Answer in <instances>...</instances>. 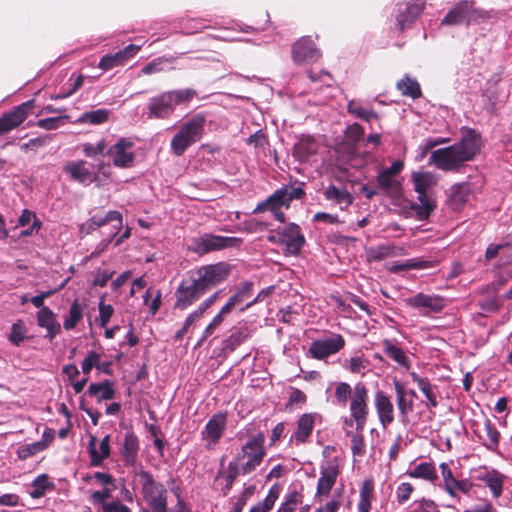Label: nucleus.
Listing matches in <instances>:
<instances>
[{
    "mask_svg": "<svg viewBox=\"0 0 512 512\" xmlns=\"http://www.w3.org/2000/svg\"><path fill=\"white\" fill-rule=\"evenodd\" d=\"M92 218V223L93 224H96V226L98 227H102V226H105L106 224H108L109 222H116L117 224L114 225V232H111L110 234V238L105 240V244L102 248L105 249L107 247V245L111 242V240L116 236V234L118 233V231L121 229L122 227V214L118 211H115V210H112V211H109L105 216H97V215H94Z\"/></svg>",
    "mask_w": 512,
    "mask_h": 512,
    "instance_id": "obj_35",
    "label": "nucleus"
},
{
    "mask_svg": "<svg viewBox=\"0 0 512 512\" xmlns=\"http://www.w3.org/2000/svg\"><path fill=\"white\" fill-rule=\"evenodd\" d=\"M347 111L365 122H371L372 120H378L379 115L371 109H366L355 101H350L347 105Z\"/></svg>",
    "mask_w": 512,
    "mask_h": 512,
    "instance_id": "obj_46",
    "label": "nucleus"
},
{
    "mask_svg": "<svg viewBox=\"0 0 512 512\" xmlns=\"http://www.w3.org/2000/svg\"><path fill=\"white\" fill-rule=\"evenodd\" d=\"M378 188L387 196L398 198L401 195V184L394 177L381 171L377 175Z\"/></svg>",
    "mask_w": 512,
    "mask_h": 512,
    "instance_id": "obj_36",
    "label": "nucleus"
},
{
    "mask_svg": "<svg viewBox=\"0 0 512 512\" xmlns=\"http://www.w3.org/2000/svg\"><path fill=\"white\" fill-rule=\"evenodd\" d=\"M374 406L382 428L386 429L394 421V406L390 397L382 390L376 391Z\"/></svg>",
    "mask_w": 512,
    "mask_h": 512,
    "instance_id": "obj_21",
    "label": "nucleus"
},
{
    "mask_svg": "<svg viewBox=\"0 0 512 512\" xmlns=\"http://www.w3.org/2000/svg\"><path fill=\"white\" fill-rule=\"evenodd\" d=\"M353 390L351 389V386L346 382H340L337 384L335 388V398L337 400V403L345 406L348 399L352 397Z\"/></svg>",
    "mask_w": 512,
    "mask_h": 512,
    "instance_id": "obj_56",
    "label": "nucleus"
},
{
    "mask_svg": "<svg viewBox=\"0 0 512 512\" xmlns=\"http://www.w3.org/2000/svg\"><path fill=\"white\" fill-rule=\"evenodd\" d=\"M37 324L41 328L46 329L47 333L44 337L49 340H53L61 331V325L49 307H42L37 312Z\"/></svg>",
    "mask_w": 512,
    "mask_h": 512,
    "instance_id": "obj_26",
    "label": "nucleus"
},
{
    "mask_svg": "<svg viewBox=\"0 0 512 512\" xmlns=\"http://www.w3.org/2000/svg\"><path fill=\"white\" fill-rule=\"evenodd\" d=\"M465 161L460 151L451 145L445 148L432 151L430 163L443 171H453L459 168Z\"/></svg>",
    "mask_w": 512,
    "mask_h": 512,
    "instance_id": "obj_10",
    "label": "nucleus"
},
{
    "mask_svg": "<svg viewBox=\"0 0 512 512\" xmlns=\"http://www.w3.org/2000/svg\"><path fill=\"white\" fill-rule=\"evenodd\" d=\"M278 243L285 246L286 255H297L305 244V238L300 227L290 223L283 228H278Z\"/></svg>",
    "mask_w": 512,
    "mask_h": 512,
    "instance_id": "obj_12",
    "label": "nucleus"
},
{
    "mask_svg": "<svg viewBox=\"0 0 512 512\" xmlns=\"http://www.w3.org/2000/svg\"><path fill=\"white\" fill-rule=\"evenodd\" d=\"M322 54L310 36H302L292 44L291 57L298 65L318 61Z\"/></svg>",
    "mask_w": 512,
    "mask_h": 512,
    "instance_id": "obj_9",
    "label": "nucleus"
},
{
    "mask_svg": "<svg viewBox=\"0 0 512 512\" xmlns=\"http://www.w3.org/2000/svg\"><path fill=\"white\" fill-rule=\"evenodd\" d=\"M438 264L437 259L413 258L404 262V268L429 269L436 267Z\"/></svg>",
    "mask_w": 512,
    "mask_h": 512,
    "instance_id": "obj_55",
    "label": "nucleus"
},
{
    "mask_svg": "<svg viewBox=\"0 0 512 512\" xmlns=\"http://www.w3.org/2000/svg\"><path fill=\"white\" fill-rule=\"evenodd\" d=\"M414 491V487L411 483L405 482L401 483L396 490V499L397 502L402 505L406 501L409 500L412 492Z\"/></svg>",
    "mask_w": 512,
    "mask_h": 512,
    "instance_id": "obj_62",
    "label": "nucleus"
},
{
    "mask_svg": "<svg viewBox=\"0 0 512 512\" xmlns=\"http://www.w3.org/2000/svg\"><path fill=\"white\" fill-rule=\"evenodd\" d=\"M248 472L242 470V465L234 459L228 464L227 471L225 473V481H229L234 484L235 480L239 475H247Z\"/></svg>",
    "mask_w": 512,
    "mask_h": 512,
    "instance_id": "obj_59",
    "label": "nucleus"
},
{
    "mask_svg": "<svg viewBox=\"0 0 512 512\" xmlns=\"http://www.w3.org/2000/svg\"><path fill=\"white\" fill-rule=\"evenodd\" d=\"M393 386L396 394V404L401 422L406 424L408 422L409 414L413 411L414 402L412 398H408L407 390L401 381L395 378L393 380Z\"/></svg>",
    "mask_w": 512,
    "mask_h": 512,
    "instance_id": "obj_24",
    "label": "nucleus"
},
{
    "mask_svg": "<svg viewBox=\"0 0 512 512\" xmlns=\"http://www.w3.org/2000/svg\"><path fill=\"white\" fill-rule=\"evenodd\" d=\"M478 306L480 307L481 310L488 313H492L498 311L501 308L502 304L496 296H492L480 300L478 302Z\"/></svg>",
    "mask_w": 512,
    "mask_h": 512,
    "instance_id": "obj_63",
    "label": "nucleus"
},
{
    "mask_svg": "<svg viewBox=\"0 0 512 512\" xmlns=\"http://www.w3.org/2000/svg\"><path fill=\"white\" fill-rule=\"evenodd\" d=\"M286 187L277 189L266 200L258 203L253 213L258 214L264 211H274L281 209V207L289 208V203L286 201Z\"/></svg>",
    "mask_w": 512,
    "mask_h": 512,
    "instance_id": "obj_31",
    "label": "nucleus"
},
{
    "mask_svg": "<svg viewBox=\"0 0 512 512\" xmlns=\"http://www.w3.org/2000/svg\"><path fill=\"white\" fill-rule=\"evenodd\" d=\"M113 488L112 486H104L102 490L94 491L90 496L91 502L94 505H101L103 508L106 504L110 503L108 500L112 497Z\"/></svg>",
    "mask_w": 512,
    "mask_h": 512,
    "instance_id": "obj_54",
    "label": "nucleus"
},
{
    "mask_svg": "<svg viewBox=\"0 0 512 512\" xmlns=\"http://www.w3.org/2000/svg\"><path fill=\"white\" fill-rule=\"evenodd\" d=\"M227 424L226 413H216L207 422L204 430L202 431L203 438L210 440L212 443H217L222 437Z\"/></svg>",
    "mask_w": 512,
    "mask_h": 512,
    "instance_id": "obj_25",
    "label": "nucleus"
},
{
    "mask_svg": "<svg viewBox=\"0 0 512 512\" xmlns=\"http://www.w3.org/2000/svg\"><path fill=\"white\" fill-rule=\"evenodd\" d=\"M477 479L489 488L493 498L497 499L502 495L506 476L498 470L485 468L479 473Z\"/></svg>",
    "mask_w": 512,
    "mask_h": 512,
    "instance_id": "obj_23",
    "label": "nucleus"
},
{
    "mask_svg": "<svg viewBox=\"0 0 512 512\" xmlns=\"http://www.w3.org/2000/svg\"><path fill=\"white\" fill-rule=\"evenodd\" d=\"M472 487L473 483L469 479L457 480L454 478L450 483H447L444 489L452 498H455L457 497V491L468 494Z\"/></svg>",
    "mask_w": 512,
    "mask_h": 512,
    "instance_id": "obj_49",
    "label": "nucleus"
},
{
    "mask_svg": "<svg viewBox=\"0 0 512 512\" xmlns=\"http://www.w3.org/2000/svg\"><path fill=\"white\" fill-rule=\"evenodd\" d=\"M27 329L22 320L15 322L8 335V340L15 346H19L25 339Z\"/></svg>",
    "mask_w": 512,
    "mask_h": 512,
    "instance_id": "obj_52",
    "label": "nucleus"
},
{
    "mask_svg": "<svg viewBox=\"0 0 512 512\" xmlns=\"http://www.w3.org/2000/svg\"><path fill=\"white\" fill-rule=\"evenodd\" d=\"M454 145L466 162L471 161L481 150V134L475 129L463 127L461 129V138Z\"/></svg>",
    "mask_w": 512,
    "mask_h": 512,
    "instance_id": "obj_13",
    "label": "nucleus"
},
{
    "mask_svg": "<svg viewBox=\"0 0 512 512\" xmlns=\"http://www.w3.org/2000/svg\"><path fill=\"white\" fill-rule=\"evenodd\" d=\"M345 346V339L341 334H334L332 337L315 340L309 347V354L312 358L323 360L336 354Z\"/></svg>",
    "mask_w": 512,
    "mask_h": 512,
    "instance_id": "obj_14",
    "label": "nucleus"
},
{
    "mask_svg": "<svg viewBox=\"0 0 512 512\" xmlns=\"http://www.w3.org/2000/svg\"><path fill=\"white\" fill-rule=\"evenodd\" d=\"M414 189L416 192L430 191L435 186L436 180L431 173H415L413 175Z\"/></svg>",
    "mask_w": 512,
    "mask_h": 512,
    "instance_id": "obj_47",
    "label": "nucleus"
},
{
    "mask_svg": "<svg viewBox=\"0 0 512 512\" xmlns=\"http://www.w3.org/2000/svg\"><path fill=\"white\" fill-rule=\"evenodd\" d=\"M469 199V190L465 184H455L451 187L450 201L454 209H461Z\"/></svg>",
    "mask_w": 512,
    "mask_h": 512,
    "instance_id": "obj_45",
    "label": "nucleus"
},
{
    "mask_svg": "<svg viewBox=\"0 0 512 512\" xmlns=\"http://www.w3.org/2000/svg\"><path fill=\"white\" fill-rule=\"evenodd\" d=\"M349 410L356 430L363 431L369 415L368 389L364 383L359 382L354 386Z\"/></svg>",
    "mask_w": 512,
    "mask_h": 512,
    "instance_id": "obj_7",
    "label": "nucleus"
},
{
    "mask_svg": "<svg viewBox=\"0 0 512 512\" xmlns=\"http://www.w3.org/2000/svg\"><path fill=\"white\" fill-rule=\"evenodd\" d=\"M205 123L206 117L201 113L185 121L171 140L172 152L176 156H182L190 146L198 142L204 134Z\"/></svg>",
    "mask_w": 512,
    "mask_h": 512,
    "instance_id": "obj_4",
    "label": "nucleus"
},
{
    "mask_svg": "<svg viewBox=\"0 0 512 512\" xmlns=\"http://www.w3.org/2000/svg\"><path fill=\"white\" fill-rule=\"evenodd\" d=\"M374 480L372 478L365 479L362 482L359 491V502H358V511L359 512H370L372 501L374 499Z\"/></svg>",
    "mask_w": 512,
    "mask_h": 512,
    "instance_id": "obj_38",
    "label": "nucleus"
},
{
    "mask_svg": "<svg viewBox=\"0 0 512 512\" xmlns=\"http://www.w3.org/2000/svg\"><path fill=\"white\" fill-rule=\"evenodd\" d=\"M134 143L127 138H120L114 145L109 147L106 155L112 160L115 167L129 168L133 165L135 154L131 151Z\"/></svg>",
    "mask_w": 512,
    "mask_h": 512,
    "instance_id": "obj_15",
    "label": "nucleus"
},
{
    "mask_svg": "<svg viewBox=\"0 0 512 512\" xmlns=\"http://www.w3.org/2000/svg\"><path fill=\"white\" fill-rule=\"evenodd\" d=\"M383 352L400 366L409 369L410 360L404 350L393 343L390 339L382 340Z\"/></svg>",
    "mask_w": 512,
    "mask_h": 512,
    "instance_id": "obj_39",
    "label": "nucleus"
},
{
    "mask_svg": "<svg viewBox=\"0 0 512 512\" xmlns=\"http://www.w3.org/2000/svg\"><path fill=\"white\" fill-rule=\"evenodd\" d=\"M465 161L460 151L451 145L445 148L432 151L430 163L443 171H453L459 168Z\"/></svg>",
    "mask_w": 512,
    "mask_h": 512,
    "instance_id": "obj_11",
    "label": "nucleus"
},
{
    "mask_svg": "<svg viewBox=\"0 0 512 512\" xmlns=\"http://www.w3.org/2000/svg\"><path fill=\"white\" fill-rule=\"evenodd\" d=\"M106 141L101 139L96 144L85 143L82 146V151L85 156L89 158H95L96 156L103 154L106 149Z\"/></svg>",
    "mask_w": 512,
    "mask_h": 512,
    "instance_id": "obj_58",
    "label": "nucleus"
},
{
    "mask_svg": "<svg viewBox=\"0 0 512 512\" xmlns=\"http://www.w3.org/2000/svg\"><path fill=\"white\" fill-rule=\"evenodd\" d=\"M317 417V413H305L298 418L297 427L293 434L297 445L304 444L308 441L313 432Z\"/></svg>",
    "mask_w": 512,
    "mask_h": 512,
    "instance_id": "obj_27",
    "label": "nucleus"
},
{
    "mask_svg": "<svg viewBox=\"0 0 512 512\" xmlns=\"http://www.w3.org/2000/svg\"><path fill=\"white\" fill-rule=\"evenodd\" d=\"M70 179L84 186L90 185L98 180V174L87 167L85 160L69 161L63 168Z\"/></svg>",
    "mask_w": 512,
    "mask_h": 512,
    "instance_id": "obj_20",
    "label": "nucleus"
},
{
    "mask_svg": "<svg viewBox=\"0 0 512 512\" xmlns=\"http://www.w3.org/2000/svg\"><path fill=\"white\" fill-rule=\"evenodd\" d=\"M100 358L101 356L99 353L96 351H90L81 363L82 372L87 375L94 367L97 368L98 360H100Z\"/></svg>",
    "mask_w": 512,
    "mask_h": 512,
    "instance_id": "obj_61",
    "label": "nucleus"
},
{
    "mask_svg": "<svg viewBox=\"0 0 512 512\" xmlns=\"http://www.w3.org/2000/svg\"><path fill=\"white\" fill-rule=\"evenodd\" d=\"M54 487V484L50 482L49 477L47 474H41L38 477L35 478V480L32 483V491L30 492V495L33 498H40L42 497L47 489H52Z\"/></svg>",
    "mask_w": 512,
    "mask_h": 512,
    "instance_id": "obj_48",
    "label": "nucleus"
},
{
    "mask_svg": "<svg viewBox=\"0 0 512 512\" xmlns=\"http://www.w3.org/2000/svg\"><path fill=\"white\" fill-rule=\"evenodd\" d=\"M97 438L90 435L88 442V451L90 454L91 465L94 467L100 466L104 459L110 455V436L106 435L100 442L99 450L96 449Z\"/></svg>",
    "mask_w": 512,
    "mask_h": 512,
    "instance_id": "obj_28",
    "label": "nucleus"
},
{
    "mask_svg": "<svg viewBox=\"0 0 512 512\" xmlns=\"http://www.w3.org/2000/svg\"><path fill=\"white\" fill-rule=\"evenodd\" d=\"M485 437L479 436L482 440V444L490 451L497 452L500 442V432L490 419H485L484 423Z\"/></svg>",
    "mask_w": 512,
    "mask_h": 512,
    "instance_id": "obj_40",
    "label": "nucleus"
},
{
    "mask_svg": "<svg viewBox=\"0 0 512 512\" xmlns=\"http://www.w3.org/2000/svg\"><path fill=\"white\" fill-rule=\"evenodd\" d=\"M347 436L351 437V451L353 455L363 456L365 454V442L363 435L348 431Z\"/></svg>",
    "mask_w": 512,
    "mask_h": 512,
    "instance_id": "obj_57",
    "label": "nucleus"
},
{
    "mask_svg": "<svg viewBox=\"0 0 512 512\" xmlns=\"http://www.w3.org/2000/svg\"><path fill=\"white\" fill-rule=\"evenodd\" d=\"M407 474L411 478H420L432 483L438 479L435 465L431 462H422L415 466L413 470L408 471Z\"/></svg>",
    "mask_w": 512,
    "mask_h": 512,
    "instance_id": "obj_41",
    "label": "nucleus"
},
{
    "mask_svg": "<svg viewBox=\"0 0 512 512\" xmlns=\"http://www.w3.org/2000/svg\"><path fill=\"white\" fill-rule=\"evenodd\" d=\"M174 58L158 57L146 64L142 69L141 73L144 75H150L154 73H160L165 71V64L172 63Z\"/></svg>",
    "mask_w": 512,
    "mask_h": 512,
    "instance_id": "obj_51",
    "label": "nucleus"
},
{
    "mask_svg": "<svg viewBox=\"0 0 512 512\" xmlns=\"http://www.w3.org/2000/svg\"><path fill=\"white\" fill-rule=\"evenodd\" d=\"M251 336L252 331L247 325L233 328L231 334L222 343V352L224 354L232 353Z\"/></svg>",
    "mask_w": 512,
    "mask_h": 512,
    "instance_id": "obj_29",
    "label": "nucleus"
},
{
    "mask_svg": "<svg viewBox=\"0 0 512 512\" xmlns=\"http://www.w3.org/2000/svg\"><path fill=\"white\" fill-rule=\"evenodd\" d=\"M231 265L226 262L204 265L183 279L174 296V309L185 310L198 301L207 291L227 279Z\"/></svg>",
    "mask_w": 512,
    "mask_h": 512,
    "instance_id": "obj_1",
    "label": "nucleus"
},
{
    "mask_svg": "<svg viewBox=\"0 0 512 512\" xmlns=\"http://www.w3.org/2000/svg\"><path fill=\"white\" fill-rule=\"evenodd\" d=\"M406 304L410 308L423 310V315H429L431 313L441 312L445 307V300L440 295H429L419 292L414 296L407 298Z\"/></svg>",
    "mask_w": 512,
    "mask_h": 512,
    "instance_id": "obj_16",
    "label": "nucleus"
},
{
    "mask_svg": "<svg viewBox=\"0 0 512 512\" xmlns=\"http://www.w3.org/2000/svg\"><path fill=\"white\" fill-rule=\"evenodd\" d=\"M196 96L197 91L191 88L162 92L150 98L147 104V117L148 119H168L177 105L189 103Z\"/></svg>",
    "mask_w": 512,
    "mask_h": 512,
    "instance_id": "obj_2",
    "label": "nucleus"
},
{
    "mask_svg": "<svg viewBox=\"0 0 512 512\" xmlns=\"http://www.w3.org/2000/svg\"><path fill=\"white\" fill-rule=\"evenodd\" d=\"M140 50L139 46L130 44L124 49L119 50L114 54H106L103 56L98 64V67L103 70H110L114 67L125 64L129 59L134 57Z\"/></svg>",
    "mask_w": 512,
    "mask_h": 512,
    "instance_id": "obj_22",
    "label": "nucleus"
},
{
    "mask_svg": "<svg viewBox=\"0 0 512 512\" xmlns=\"http://www.w3.org/2000/svg\"><path fill=\"white\" fill-rule=\"evenodd\" d=\"M83 313L78 300H75L70 308L69 315L65 318L63 326L66 330H72L76 327L77 323L82 319Z\"/></svg>",
    "mask_w": 512,
    "mask_h": 512,
    "instance_id": "obj_50",
    "label": "nucleus"
},
{
    "mask_svg": "<svg viewBox=\"0 0 512 512\" xmlns=\"http://www.w3.org/2000/svg\"><path fill=\"white\" fill-rule=\"evenodd\" d=\"M87 393L89 396L96 398L98 403L105 400H111L115 396L113 383L110 380L90 384Z\"/></svg>",
    "mask_w": 512,
    "mask_h": 512,
    "instance_id": "obj_37",
    "label": "nucleus"
},
{
    "mask_svg": "<svg viewBox=\"0 0 512 512\" xmlns=\"http://www.w3.org/2000/svg\"><path fill=\"white\" fill-rule=\"evenodd\" d=\"M423 2L398 3L396 9V25L399 32L410 26L424 9Z\"/></svg>",
    "mask_w": 512,
    "mask_h": 512,
    "instance_id": "obj_19",
    "label": "nucleus"
},
{
    "mask_svg": "<svg viewBox=\"0 0 512 512\" xmlns=\"http://www.w3.org/2000/svg\"><path fill=\"white\" fill-rule=\"evenodd\" d=\"M396 87L402 95L411 97L412 99H417L422 96L420 84L417 82V80L408 76L399 80Z\"/></svg>",
    "mask_w": 512,
    "mask_h": 512,
    "instance_id": "obj_44",
    "label": "nucleus"
},
{
    "mask_svg": "<svg viewBox=\"0 0 512 512\" xmlns=\"http://www.w3.org/2000/svg\"><path fill=\"white\" fill-rule=\"evenodd\" d=\"M241 239L236 237H227L214 234H203L193 241V251L198 254H208L213 251H219L229 247L237 246Z\"/></svg>",
    "mask_w": 512,
    "mask_h": 512,
    "instance_id": "obj_8",
    "label": "nucleus"
},
{
    "mask_svg": "<svg viewBox=\"0 0 512 512\" xmlns=\"http://www.w3.org/2000/svg\"><path fill=\"white\" fill-rule=\"evenodd\" d=\"M490 18L487 11L475 7L474 0H462L457 2L444 16L441 25L470 26L471 24H479Z\"/></svg>",
    "mask_w": 512,
    "mask_h": 512,
    "instance_id": "obj_5",
    "label": "nucleus"
},
{
    "mask_svg": "<svg viewBox=\"0 0 512 512\" xmlns=\"http://www.w3.org/2000/svg\"><path fill=\"white\" fill-rule=\"evenodd\" d=\"M410 376L412 381L417 384L420 391L427 398L426 407L436 408L438 406L437 394L435 385H432L427 378L420 377L416 372H411Z\"/></svg>",
    "mask_w": 512,
    "mask_h": 512,
    "instance_id": "obj_34",
    "label": "nucleus"
},
{
    "mask_svg": "<svg viewBox=\"0 0 512 512\" xmlns=\"http://www.w3.org/2000/svg\"><path fill=\"white\" fill-rule=\"evenodd\" d=\"M35 108V100L30 99L16 107L9 113L2 114V135L22 124Z\"/></svg>",
    "mask_w": 512,
    "mask_h": 512,
    "instance_id": "obj_18",
    "label": "nucleus"
},
{
    "mask_svg": "<svg viewBox=\"0 0 512 512\" xmlns=\"http://www.w3.org/2000/svg\"><path fill=\"white\" fill-rule=\"evenodd\" d=\"M318 150L317 142L310 136H303L293 147V155L301 162H306Z\"/></svg>",
    "mask_w": 512,
    "mask_h": 512,
    "instance_id": "obj_33",
    "label": "nucleus"
},
{
    "mask_svg": "<svg viewBox=\"0 0 512 512\" xmlns=\"http://www.w3.org/2000/svg\"><path fill=\"white\" fill-rule=\"evenodd\" d=\"M265 436L262 432L252 436L235 455L234 460L242 465L244 472L252 473L264 460L266 448Z\"/></svg>",
    "mask_w": 512,
    "mask_h": 512,
    "instance_id": "obj_6",
    "label": "nucleus"
},
{
    "mask_svg": "<svg viewBox=\"0 0 512 512\" xmlns=\"http://www.w3.org/2000/svg\"><path fill=\"white\" fill-rule=\"evenodd\" d=\"M109 111L106 109H98L86 112L82 115L81 120L90 124H102L108 120Z\"/></svg>",
    "mask_w": 512,
    "mask_h": 512,
    "instance_id": "obj_53",
    "label": "nucleus"
},
{
    "mask_svg": "<svg viewBox=\"0 0 512 512\" xmlns=\"http://www.w3.org/2000/svg\"><path fill=\"white\" fill-rule=\"evenodd\" d=\"M419 203L411 205V209L416 213L420 221L427 220L436 209V201L430 194V191L417 192Z\"/></svg>",
    "mask_w": 512,
    "mask_h": 512,
    "instance_id": "obj_30",
    "label": "nucleus"
},
{
    "mask_svg": "<svg viewBox=\"0 0 512 512\" xmlns=\"http://www.w3.org/2000/svg\"><path fill=\"white\" fill-rule=\"evenodd\" d=\"M248 472L242 470V465L234 459L228 464L227 471L225 473V481H229L234 484L235 480L239 475H247Z\"/></svg>",
    "mask_w": 512,
    "mask_h": 512,
    "instance_id": "obj_60",
    "label": "nucleus"
},
{
    "mask_svg": "<svg viewBox=\"0 0 512 512\" xmlns=\"http://www.w3.org/2000/svg\"><path fill=\"white\" fill-rule=\"evenodd\" d=\"M53 439H54L53 433L50 432L49 440L41 439L40 441L20 447L17 451L18 457L22 460H25L43 450H45L50 445V443L53 441Z\"/></svg>",
    "mask_w": 512,
    "mask_h": 512,
    "instance_id": "obj_43",
    "label": "nucleus"
},
{
    "mask_svg": "<svg viewBox=\"0 0 512 512\" xmlns=\"http://www.w3.org/2000/svg\"><path fill=\"white\" fill-rule=\"evenodd\" d=\"M324 197L326 200H333L337 204H345V206H350L353 201V195L346 189H340L335 185H330L324 191Z\"/></svg>",
    "mask_w": 512,
    "mask_h": 512,
    "instance_id": "obj_42",
    "label": "nucleus"
},
{
    "mask_svg": "<svg viewBox=\"0 0 512 512\" xmlns=\"http://www.w3.org/2000/svg\"><path fill=\"white\" fill-rule=\"evenodd\" d=\"M411 512H439L437 505L432 500L422 499L415 502V506Z\"/></svg>",
    "mask_w": 512,
    "mask_h": 512,
    "instance_id": "obj_64",
    "label": "nucleus"
},
{
    "mask_svg": "<svg viewBox=\"0 0 512 512\" xmlns=\"http://www.w3.org/2000/svg\"><path fill=\"white\" fill-rule=\"evenodd\" d=\"M139 451V439L133 432H127L125 434L124 443L121 449V455L123 457L126 466H135L137 462Z\"/></svg>",
    "mask_w": 512,
    "mask_h": 512,
    "instance_id": "obj_32",
    "label": "nucleus"
},
{
    "mask_svg": "<svg viewBox=\"0 0 512 512\" xmlns=\"http://www.w3.org/2000/svg\"><path fill=\"white\" fill-rule=\"evenodd\" d=\"M339 473V460L337 457L329 459L326 465L321 466L316 495L319 497L328 496L336 483Z\"/></svg>",
    "mask_w": 512,
    "mask_h": 512,
    "instance_id": "obj_17",
    "label": "nucleus"
},
{
    "mask_svg": "<svg viewBox=\"0 0 512 512\" xmlns=\"http://www.w3.org/2000/svg\"><path fill=\"white\" fill-rule=\"evenodd\" d=\"M141 486L143 500L153 512H167V490L163 483L155 480L152 473L142 466L135 473Z\"/></svg>",
    "mask_w": 512,
    "mask_h": 512,
    "instance_id": "obj_3",
    "label": "nucleus"
}]
</instances>
